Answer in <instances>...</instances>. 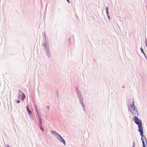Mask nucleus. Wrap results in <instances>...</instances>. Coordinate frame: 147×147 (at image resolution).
<instances>
[{
    "label": "nucleus",
    "instance_id": "f257e3e1",
    "mask_svg": "<svg viewBox=\"0 0 147 147\" xmlns=\"http://www.w3.org/2000/svg\"><path fill=\"white\" fill-rule=\"evenodd\" d=\"M133 120L134 121L136 124L138 125V131L140 132V135L142 136H143V132L142 126V123L141 120H139L136 116L134 117Z\"/></svg>",
    "mask_w": 147,
    "mask_h": 147
},
{
    "label": "nucleus",
    "instance_id": "f03ea898",
    "mask_svg": "<svg viewBox=\"0 0 147 147\" xmlns=\"http://www.w3.org/2000/svg\"><path fill=\"white\" fill-rule=\"evenodd\" d=\"M129 109L133 115H134L138 114V111L135 108L134 101L131 100L129 103Z\"/></svg>",
    "mask_w": 147,
    "mask_h": 147
},
{
    "label": "nucleus",
    "instance_id": "7ed1b4c3",
    "mask_svg": "<svg viewBox=\"0 0 147 147\" xmlns=\"http://www.w3.org/2000/svg\"><path fill=\"white\" fill-rule=\"evenodd\" d=\"M57 139L59 140L61 142H63L64 145L65 144V142L64 139L62 138L61 136L59 134H58Z\"/></svg>",
    "mask_w": 147,
    "mask_h": 147
},
{
    "label": "nucleus",
    "instance_id": "20e7f679",
    "mask_svg": "<svg viewBox=\"0 0 147 147\" xmlns=\"http://www.w3.org/2000/svg\"><path fill=\"white\" fill-rule=\"evenodd\" d=\"M29 106V105L27 106V111L28 112V114L29 115H30V114L32 112H31V111L29 109V108H28Z\"/></svg>",
    "mask_w": 147,
    "mask_h": 147
},
{
    "label": "nucleus",
    "instance_id": "39448f33",
    "mask_svg": "<svg viewBox=\"0 0 147 147\" xmlns=\"http://www.w3.org/2000/svg\"><path fill=\"white\" fill-rule=\"evenodd\" d=\"M52 134L53 135L56 134L58 135V133H57L56 131H51Z\"/></svg>",
    "mask_w": 147,
    "mask_h": 147
},
{
    "label": "nucleus",
    "instance_id": "423d86ee",
    "mask_svg": "<svg viewBox=\"0 0 147 147\" xmlns=\"http://www.w3.org/2000/svg\"><path fill=\"white\" fill-rule=\"evenodd\" d=\"M39 121L40 125H41V124H42V119L41 118H40V119H39Z\"/></svg>",
    "mask_w": 147,
    "mask_h": 147
},
{
    "label": "nucleus",
    "instance_id": "0eeeda50",
    "mask_svg": "<svg viewBox=\"0 0 147 147\" xmlns=\"http://www.w3.org/2000/svg\"><path fill=\"white\" fill-rule=\"evenodd\" d=\"M140 49H141V51L146 56V55H145V54L144 53V50H143V49L142 48H140Z\"/></svg>",
    "mask_w": 147,
    "mask_h": 147
},
{
    "label": "nucleus",
    "instance_id": "6e6552de",
    "mask_svg": "<svg viewBox=\"0 0 147 147\" xmlns=\"http://www.w3.org/2000/svg\"><path fill=\"white\" fill-rule=\"evenodd\" d=\"M106 12H107V13L108 15V14H109V13H108V7H106Z\"/></svg>",
    "mask_w": 147,
    "mask_h": 147
},
{
    "label": "nucleus",
    "instance_id": "1a4fd4ad",
    "mask_svg": "<svg viewBox=\"0 0 147 147\" xmlns=\"http://www.w3.org/2000/svg\"><path fill=\"white\" fill-rule=\"evenodd\" d=\"M144 140V139H142V140L143 147H145V143L143 140Z\"/></svg>",
    "mask_w": 147,
    "mask_h": 147
},
{
    "label": "nucleus",
    "instance_id": "9d476101",
    "mask_svg": "<svg viewBox=\"0 0 147 147\" xmlns=\"http://www.w3.org/2000/svg\"><path fill=\"white\" fill-rule=\"evenodd\" d=\"M40 129H41L42 131H43L44 130V129H43L42 128V126H41V125H40Z\"/></svg>",
    "mask_w": 147,
    "mask_h": 147
},
{
    "label": "nucleus",
    "instance_id": "9b49d317",
    "mask_svg": "<svg viewBox=\"0 0 147 147\" xmlns=\"http://www.w3.org/2000/svg\"><path fill=\"white\" fill-rule=\"evenodd\" d=\"M20 102V101L19 100H18L17 101V102L18 103H19Z\"/></svg>",
    "mask_w": 147,
    "mask_h": 147
},
{
    "label": "nucleus",
    "instance_id": "f8f14e48",
    "mask_svg": "<svg viewBox=\"0 0 147 147\" xmlns=\"http://www.w3.org/2000/svg\"><path fill=\"white\" fill-rule=\"evenodd\" d=\"M67 2H68V3H70V1L69 0H67Z\"/></svg>",
    "mask_w": 147,
    "mask_h": 147
},
{
    "label": "nucleus",
    "instance_id": "ddd939ff",
    "mask_svg": "<svg viewBox=\"0 0 147 147\" xmlns=\"http://www.w3.org/2000/svg\"><path fill=\"white\" fill-rule=\"evenodd\" d=\"M47 107L48 108V109H49V106H48Z\"/></svg>",
    "mask_w": 147,
    "mask_h": 147
},
{
    "label": "nucleus",
    "instance_id": "4468645a",
    "mask_svg": "<svg viewBox=\"0 0 147 147\" xmlns=\"http://www.w3.org/2000/svg\"><path fill=\"white\" fill-rule=\"evenodd\" d=\"M108 17L109 18H110V17L109 16H108Z\"/></svg>",
    "mask_w": 147,
    "mask_h": 147
},
{
    "label": "nucleus",
    "instance_id": "2eb2a0df",
    "mask_svg": "<svg viewBox=\"0 0 147 147\" xmlns=\"http://www.w3.org/2000/svg\"><path fill=\"white\" fill-rule=\"evenodd\" d=\"M7 147H9L8 146Z\"/></svg>",
    "mask_w": 147,
    "mask_h": 147
},
{
    "label": "nucleus",
    "instance_id": "dca6fc26",
    "mask_svg": "<svg viewBox=\"0 0 147 147\" xmlns=\"http://www.w3.org/2000/svg\"><path fill=\"white\" fill-rule=\"evenodd\" d=\"M19 98H20V95L19 96Z\"/></svg>",
    "mask_w": 147,
    "mask_h": 147
}]
</instances>
